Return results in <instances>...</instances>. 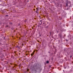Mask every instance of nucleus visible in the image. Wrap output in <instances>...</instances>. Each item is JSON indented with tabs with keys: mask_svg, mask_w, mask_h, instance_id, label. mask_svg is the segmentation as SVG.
Returning a JSON list of instances; mask_svg holds the SVG:
<instances>
[{
	"mask_svg": "<svg viewBox=\"0 0 73 73\" xmlns=\"http://www.w3.org/2000/svg\"><path fill=\"white\" fill-rule=\"evenodd\" d=\"M41 36V35H39V37H40V36Z\"/></svg>",
	"mask_w": 73,
	"mask_h": 73,
	"instance_id": "nucleus-13",
	"label": "nucleus"
},
{
	"mask_svg": "<svg viewBox=\"0 0 73 73\" xmlns=\"http://www.w3.org/2000/svg\"><path fill=\"white\" fill-rule=\"evenodd\" d=\"M43 26H46V23H43Z\"/></svg>",
	"mask_w": 73,
	"mask_h": 73,
	"instance_id": "nucleus-2",
	"label": "nucleus"
},
{
	"mask_svg": "<svg viewBox=\"0 0 73 73\" xmlns=\"http://www.w3.org/2000/svg\"><path fill=\"white\" fill-rule=\"evenodd\" d=\"M7 27H8V26H7Z\"/></svg>",
	"mask_w": 73,
	"mask_h": 73,
	"instance_id": "nucleus-16",
	"label": "nucleus"
},
{
	"mask_svg": "<svg viewBox=\"0 0 73 73\" xmlns=\"http://www.w3.org/2000/svg\"><path fill=\"white\" fill-rule=\"evenodd\" d=\"M66 68H65V69H66Z\"/></svg>",
	"mask_w": 73,
	"mask_h": 73,
	"instance_id": "nucleus-18",
	"label": "nucleus"
},
{
	"mask_svg": "<svg viewBox=\"0 0 73 73\" xmlns=\"http://www.w3.org/2000/svg\"><path fill=\"white\" fill-rule=\"evenodd\" d=\"M72 57V56H70V58H71Z\"/></svg>",
	"mask_w": 73,
	"mask_h": 73,
	"instance_id": "nucleus-12",
	"label": "nucleus"
},
{
	"mask_svg": "<svg viewBox=\"0 0 73 73\" xmlns=\"http://www.w3.org/2000/svg\"><path fill=\"white\" fill-rule=\"evenodd\" d=\"M66 6H67V7L68 6L69 7H72V5L71 4L70 2H69V1H67L66 2Z\"/></svg>",
	"mask_w": 73,
	"mask_h": 73,
	"instance_id": "nucleus-1",
	"label": "nucleus"
},
{
	"mask_svg": "<svg viewBox=\"0 0 73 73\" xmlns=\"http://www.w3.org/2000/svg\"><path fill=\"white\" fill-rule=\"evenodd\" d=\"M40 21L41 22L40 24H42V21L41 20Z\"/></svg>",
	"mask_w": 73,
	"mask_h": 73,
	"instance_id": "nucleus-10",
	"label": "nucleus"
},
{
	"mask_svg": "<svg viewBox=\"0 0 73 73\" xmlns=\"http://www.w3.org/2000/svg\"><path fill=\"white\" fill-rule=\"evenodd\" d=\"M6 16H8V15H7Z\"/></svg>",
	"mask_w": 73,
	"mask_h": 73,
	"instance_id": "nucleus-14",
	"label": "nucleus"
},
{
	"mask_svg": "<svg viewBox=\"0 0 73 73\" xmlns=\"http://www.w3.org/2000/svg\"><path fill=\"white\" fill-rule=\"evenodd\" d=\"M9 24L10 25H12V23L11 22H10L9 23Z\"/></svg>",
	"mask_w": 73,
	"mask_h": 73,
	"instance_id": "nucleus-7",
	"label": "nucleus"
},
{
	"mask_svg": "<svg viewBox=\"0 0 73 73\" xmlns=\"http://www.w3.org/2000/svg\"><path fill=\"white\" fill-rule=\"evenodd\" d=\"M1 43L0 42V45H1Z\"/></svg>",
	"mask_w": 73,
	"mask_h": 73,
	"instance_id": "nucleus-15",
	"label": "nucleus"
},
{
	"mask_svg": "<svg viewBox=\"0 0 73 73\" xmlns=\"http://www.w3.org/2000/svg\"><path fill=\"white\" fill-rule=\"evenodd\" d=\"M66 41H67L68 40H67Z\"/></svg>",
	"mask_w": 73,
	"mask_h": 73,
	"instance_id": "nucleus-19",
	"label": "nucleus"
},
{
	"mask_svg": "<svg viewBox=\"0 0 73 73\" xmlns=\"http://www.w3.org/2000/svg\"><path fill=\"white\" fill-rule=\"evenodd\" d=\"M33 54H34V52H33L32 54H31V56H33Z\"/></svg>",
	"mask_w": 73,
	"mask_h": 73,
	"instance_id": "nucleus-5",
	"label": "nucleus"
},
{
	"mask_svg": "<svg viewBox=\"0 0 73 73\" xmlns=\"http://www.w3.org/2000/svg\"><path fill=\"white\" fill-rule=\"evenodd\" d=\"M46 63L47 64H48V63H49V61H46Z\"/></svg>",
	"mask_w": 73,
	"mask_h": 73,
	"instance_id": "nucleus-9",
	"label": "nucleus"
},
{
	"mask_svg": "<svg viewBox=\"0 0 73 73\" xmlns=\"http://www.w3.org/2000/svg\"><path fill=\"white\" fill-rule=\"evenodd\" d=\"M58 7H62V5H58Z\"/></svg>",
	"mask_w": 73,
	"mask_h": 73,
	"instance_id": "nucleus-4",
	"label": "nucleus"
},
{
	"mask_svg": "<svg viewBox=\"0 0 73 73\" xmlns=\"http://www.w3.org/2000/svg\"><path fill=\"white\" fill-rule=\"evenodd\" d=\"M34 69L35 70V71H36L37 70H36V69H37V68H34Z\"/></svg>",
	"mask_w": 73,
	"mask_h": 73,
	"instance_id": "nucleus-6",
	"label": "nucleus"
},
{
	"mask_svg": "<svg viewBox=\"0 0 73 73\" xmlns=\"http://www.w3.org/2000/svg\"><path fill=\"white\" fill-rule=\"evenodd\" d=\"M16 48H19V46H16Z\"/></svg>",
	"mask_w": 73,
	"mask_h": 73,
	"instance_id": "nucleus-11",
	"label": "nucleus"
},
{
	"mask_svg": "<svg viewBox=\"0 0 73 73\" xmlns=\"http://www.w3.org/2000/svg\"><path fill=\"white\" fill-rule=\"evenodd\" d=\"M63 72H64V70H63Z\"/></svg>",
	"mask_w": 73,
	"mask_h": 73,
	"instance_id": "nucleus-17",
	"label": "nucleus"
},
{
	"mask_svg": "<svg viewBox=\"0 0 73 73\" xmlns=\"http://www.w3.org/2000/svg\"><path fill=\"white\" fill-rule=\"evenodd\" d=\"M38 7L36 8V13H37V12H38Z\"/></svg>",
	"mask_w": 73,
	"mask_h": 73,
	"instance_id": "nucleus-3",
	"label": "nucleus"
},
{
	"mask_svg": "<svg viewBox=\"0 0 73 73\" xmlns=\"http://www.w3.org/2000/svg\"><path fill=\"white\" fill-rule=\"evenodd\" d=\"M46 28H48L49 26H47L46 27Z\"/></svg>",
	"mask_w": 73,
	"mask_h": 73,
	"instance_id": "nucleus-8",
	"label": "nucleus"
}]
</instances>
